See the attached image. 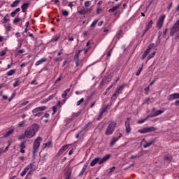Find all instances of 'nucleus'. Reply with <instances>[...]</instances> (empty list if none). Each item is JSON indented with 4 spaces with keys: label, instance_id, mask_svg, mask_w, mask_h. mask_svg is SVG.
I'll return each instance as SVG.
<instances>
[{
    "label": "nucleus",
    "instance_id": "1",
    "mask_svg": "<svg viewBox=\"0 0 179 179\" xmlns=\"http://www.w3.org/2000/svg\"><path fill=\"white\" fill-rule=\"evenodd\" d=\"M38 131V124H34L31 125L30 127H27V129L25 130V136L28 139H30L37 134V131Z\"/></svg>",
    "mask_w": 179,
    "mask_h": 179
},
{
    "label": "nucleus",
    "instance_id": "2",
    "mask_svg": "<svg viewBox=\"0 0 179 179\" xmlns=\"http://www.w3.org/2000/svg\"><path fill=\"white\" fill-rule=\"evenodd\" d=\"M108 159H110L109 154H107L101 159H100L99 157H96L91 162L90 166L91 167H94V166H96V164H97V163H98V164H103V163H105V162H107L108 160Z\"/></svg>",
    "mask_w": 179,
    "mask_h": 179
},
{
    "label": "nucleus",
    "instance_id": "3",
    "mask_svg": "<svg viewBox=\"0 0 179 179\" xmlns=\"http://www.w3.org/2000/svg\"><path fill=\"white\" fill-rule=\"evenodd\" d=\"M176 33H178L176 40H179V20H176L170 29V36H173Z\"/></svg>",
    "mask_w": 179,
    "mask_h": 179
},
{
    "label": "nucleus",
    "instance_id": "4",
    "mask_svg": "<svg viewBox=\"0 0 179 179\" xmlns=\"http://www.w3.org/2000/svg\"><path fill=\"white\" fill-rule=\"evenodd\" d=\"M116 127H117V122H111L106 128V130L105 131V135H106L107 136L110 135H113V134L114 133V131H115Z\"/></svg>",
    "mask_w": 179,
    "mask_h": 179
},
{
    "label": "nucleus",
    "instance_id": "5",
    "mask_svg": "<svg viewBox=\"0 0 179 179\" xmlns=\"http://www.w3.org/2000/svg\"><path fill=\"white\" fill-rule=\"evenodd\" d=\"M46 109H47L46 106H41V107L34 108L32 110L34 117H41L43 115V112L41 111H44V110H46Z\"/></svg>",
    "mask_w": 179,
    "mask_h": 179
},
{
    "label": "nucleus",
    "instance_id": "6",
    "mask_svg": "<svg viewBox=\"0 0 179 179\" xmlns=\"http://www.w3.org/2000/svg\"><path fill=\"white\" fill-rule=\"evenodd\" d=\"M42 141H43V138L41 137H38L35 140L33 144V151H32L33 155H36V153H37V150L40 148V144L41 143Z\"/></svg>",
    "mask_w": 179,
    "mask_h": 179
},
{
    "label": "nucleus",
    "instance_id": "7",
    "mask_svg": "<svg viewBox=\"0 0 179 179\" xmlns=\"http://www.w3.org/2000/svg\"><path fill=\"white\" fill-rule=\"evenodd\" d=\"M125 86V84H122V85L119 86L116 90L115 91V93L113 94L111 97V100H117V97H118V94H121L122 93V90H124V87Z\"/></svg>",
    "mask_w": 179,
    "mask_h": 179
},
{
    "label": "nucleus",
    "instance_id": "8",
    "mask_svg": "<svg viewBox=\"0 0 179 179\" xmlns=\"http://www.w3.org/2000/svg\"><path fill=\"white\" fill-rule=\"evenodd\" d=\"M156 131V128L155 127H145L142 129L138 130V132L140 134H148L149 132H153Z\"/></svg>",
    "mask_w": 179,
    "mask_h": 179
},
{
    "label": "nucleus",
    "instance_id": "9",
    "mask_svg": "<svg viewBox=\"0 0 179 179\" xmlns=\"http://www.w3.org/2000/svg\"><path fill=\"white\" fill-rule=\"evenodd\" d=\"M153 48H155V43H150L148 45L147 50L144 52L143 55H142L141 59H145V58L148 57L149 52H150V50H153Z\"/></svg>",
    "mask_w": 179,
    "mask_h": 179
},
{
    "label": "nucleus",
    "instance_id": "10",
    "mask_svg": "<svg viewBox=\"0 0 179 179\" xmlns=\"http://www.w3.org/2000/svg\"><path fill=\"white\" fill-rule=\"evenodd\" d=\"M34 166V165L33 164H29L28 166H27L20 173V176L24 177V176H26V173L30 170V169H33Z\"/></svg>",
    "mask_w": 179,
    "mask_h": 179
},
{
    "label": "nucleus",
    "instance_id": "11",
    "mask_svg": "<svg viewBox=\"0 0 179 179\" xmlns=\"http://www.w3.org/2000/svg\"><path fill=\"white\" fill-rule=\"evenodd\" d=\"M166 17V15H162L157 22V27H158L159 29H162V27L163 26V22H164V19Z\"/></svg>",
    "mask_w": 179,
    "mask_h": 179
},
{
    "label": "nucleus",
    "instance_id": "12",
    "mask_svg": "<svg viewBox=\"0 0 179 179\" xmlns=\"http://www.w3.org/2000/svg\"><path fill=\"white\" fill-rule=\"evenodd\" d=\"M81 52H82V50H79L75 54L73 61H75L76 66H79V55H80Z\"/></svg>",
    "mask_w": 179,
    "mask_h": 179
},
{
    "label": "nucleus",
    "instance_id": "13",
    "mask_svg": "<svg viewBox=\"0 0 179 179\" xmlns=\"http://www.w3.org/2000/svg\"><path fill=\"white\" fill-rule=\"evenodd\" d=\"M71 176H72V168L66 166L65 169L64 177L71 178Z\"/></svg>",
    "mask_w": 179,
    "mask_h": 179
},
{
    "label": "nucleus",
    "instance_id": "14",
    "mask_svg": "<svg viewBox=\"0 0 179 179\" xmlns=\"http://www.w3.org/2000/svg\"><path fill=\"white\" fill-rule=\"evenodd\" d=\"M93 10V8H84V9H80L78 11L79 15H86L87 13H92V11Z\"/></svg>",
    "mask_w": 179,
    "mask_h": 179
},
{
    "label": "nucleus",
    "instance_id": "15",
    "mask_svg": "<svg viewBox=\"0 0 179 179\" xmlns=\"http://www.w3.org/2000/svg\"><path fill=\"white\" fill-rule=\"evenodd\" d=\"M122 138V134L119 133L118 137H113L112 138L110 142V146H114L115 145V143L117 142V141L120 138Z\"/></svg>",
    "mask_w": 179,
    "mask_h": 179
},
{
    "label": "nucleus",
    "instance_id": "16",
    "mask_svg": "<svg viewBox=\"0 0 179 179\" xmlns=\"http://www.w3.org/2000/svg\"><path fill=\"white\" fill-rule=\"evenodd\" d=\"M129 121H131V118L127 117V121L125 122V131L127 134H129L131 132V127L129 126Z\"/></svg>",
    "mask_w": 179,
    "mask_h": 179
},
{
    "label": "nucleus",
    "instance_id": "17",
    "mask_svg": "<svg viewBox=\"0 0 179 179\" xmlns=\"http://www.w3.org/2000/svg\"><path fill=\"white\" fill-rule=\"evenodd\" d=\"M69 146H71V145H63L57 152V156H60V155H62V153H64V152H65V150H66L68 148H69Z\"/></svg>",
    "mask_w": 179,
    "mask_h": 179
},
{
    "label": "nucleus",
    "instance_id": "18",
    "mask_svg": "<svg viewBox=\"0 0 179 179\" xmlns=\"http://www.w3.org/2000/svg\"><path fill=\"white\" fill-rule=\"evenodd\" d=\"M175 99H179V94L178 93H174L169 96L168 100L169 101H171V100H175Z\"/></svg>",
    "mask_w": 179,
    "mask_h": 179
},
{
    "label": "nucleus",
    "instance_id": "19",
    "mask_svg": "<svg viewBox=\"0 0 179 179\" xmlns=\"http://www.w3.org/2000/svg\"><path fill=\"white\" fill-rule=\"evenodd\" d=\"M153 143H155V140H150L149 141H145V143L143 145V146L145 148H150V146H152V145H153Z\"/></svg>",
    "mask_w": 179,
    "mask_h": 179
},
{
    "label": "nucleus",
    "instance_id": "20",
    "mask_svg": "<svg viewBox=\"0 0 179 179\" xmlns=\"http://www.w3.org/2000/svg\"><path fill=\"white\" fill-rule=\"evenodd\" d=\"M120 6H121V4L119 3L117 6H115L112 7L111 8H110L108 10V13H114V12L117 11V9L120 8Z\"/></svg>",
    "mask_w": 179,
    "mask_h": 179
},
{
    "label": "nucleus",
    "instance_id": "21",
    "mask_svg": "<svg viewBox=\"0 0 179 179\" xmlns=\"http://www.w3.org/2000/svg\"><path fill=\"white\" fill-rule=\"evenodd\" d=\"M29 5H30V3H24L21 6V9L23 13H24V12H26V10H27V9L29 8Z\"/></svg>",
    "mask_w": 179,
    "mask_h": 179
},
{
    "label": "nucleus",
    "instance_id": "22",
    "mask_svg": "<svg viewBox=\"0 0 179 179\" xmlns=\"http://www.w3.org/2000/svg\"><path fill=\"white\" fill-rule=\"evenodd\" d=\"M45 61H47V58L43 57L40 60L37 61L35 63V65H36V66H38V65H41V64L45 62Z\"/></svg>",
    "mask_w": 179,
    "mask_h": 179
},
{
    "label": "nucleus",
    "instance_id": "23",
    "mask_svg": "<svg viewBox=\"0 0 179 179\" xmlns=\"http://www.w3.org/2000/svg\"><path fill=\"white\" fill-rule=\"evenodd\" d=\"M9 20H10V19H9V14H6L5 15V17H3V19L1 21V23L4 24L5 23H8V22H9Z\"/></svg>",
    "mask_w": 179,
    "mask_h": 179
},
{
    "label": "nucleus",
    "instance_id": "24",
    "mask_svg": "<svg viewBox=\"0 0 179 179\" xmlns=\"http://www.w3.org/2000/svg\"><path fill=\"white\" fill-rule=\"evenodd\" d=\"M19 12H20V8H16L15 10L11 12L10 17H15V16H16V14L19 13Z\"/></svg>",
    "mask_w": 179,
    "mask_h": 179
},
{
    "label": "nucleus",
    "instance_id": "25",
    "mask_svg": "<svg viewBox=\"0 0 179 179\" xmlns=\"http://www.w3.org/2000/svg\"><path fill=\"white\" fill-rule=\"evenodd\" d=\"M71 92V88L66 89L65 91H64V93L62 94V97L63 99H66V96H68V93Z\"/></svg>",
    "mask_w": 179,
    "mask_h": 179
},
{
    "label": "nucleus",
    "instance_id": "26",
    "mask_svg": "<svg viewBox=\"0 0 179 179\" xmlns=\"http://www.w3.org/2000/svg\"><path fill=\"white\" fill-rule=\"evenodd\" d=\"M19 3H20V0H15V1L10 5V7H11V8H16V6H17V5H19Z\"/></svg>",
    "mask_w": 179,
    "mask_h": 179
},
{
    "label": "nucleus",
    "instance_id": "27",
    "mask_svg": "<svg viewBox=\"0 0 179 179\" xmlns=\"http://www.w3.org/2000/svg\"><path fill=\"white\" fill-rule=\"evenodd\" d=\"M12 134H13V130H10L3 136V138H8V136H10Z\"/></svg>",
    "mask_w": 179,
    "mask_h": 179
},
{
    "label": "nucleus",
    "instance_id": "28",
    "mask_svg": "<svg viewBox=\"0 0 179 179\" xmlns=\"http://www.w3.org/2000/svg\"><path fill=\"white\" fill-rule=\"evenodd\" d=\"M15 72H16V69H12L8 71L6 75L7 76H12V75H14Z\"/></svg>",
    "mask_w": 179,
    "mask_h": 179
},
{
    "label": "nucleus",
    "instance_id": "29",
    "mask_svg": "<svg viewBox=\"0 0 179 179\" xmlns=\"http://www.w3.org/2000/svg\"><path fill=\"white\" fill-rule=\"evenodd\" d=\"M155 55H156V51L152 52V53H150V54L148 56V59H147V61H149V59H152V58H153V57H155Z\"/></svg>",
    "mask_w": 179,
    "mask_h": 179
},
{
    "label": "nucleus",
    "instance_id": "30",
    "mask_svg": "<svg viewBox=\"0 0 179 179\" xmlns=\"http://www.w3.org/2000/svg\"><path fill=\"white\" fill-rule=\"evenodd\" d=\"M155 113V116L157 117V115H160V114H163V113H164V110H156Z\"/></svg>",
    "mask_w": 179,
    "mask_h": 179
},
{
    "label": "nucleus",
    "instance_id": "31",
    "mask_svg": "<svg viewBox=\"0 0 179 179\" xmlns=\"http://www.w3.org/2000/svg\"><path fill=\"white\" fill-rule=\"evenodd\" d=\"M55 96H57V93L50 95L49 97L46 99V101H50V100H52V99H54Z\"/></svg>",
    "mask_w": 179,
    "mask_h": 179
},
{
    "label": "nucleus",
    "instance_id": "32",
    "mask_svg": "<svg viewBox=\"0 0 179 179\" xmlns=\"http://www.w3.org/2000/svg\"><path fill=\"white\" fill-rule=\"evenodd\" d=\"M109 105H107L106 106H104L103 108H101V113H102V114H104V113H106L107 111V109L108 108Z\"/></svg>",
    "mask_w": 179,
    "mask_h": 179
},
{
    "label": "nucleus",
    "instance_id": "33",
    "mask_svg": "<svg viewBox=\"0 0 179 179\" xmlns=\"http://www.w3.org/2000/svg\"><path fill=\"white\" fill-rule=\"evenodd\" d=\"M141 156H142V152H139L138 154H137L136 155H132L131 157V159L132 160H134V159H136V157H141Z\"/></svg>",
    "mask_w": 179,
    "mask_h": 179
},
{
    "label": "nucleus",
    "instance_id": "34",
    "mask_svg": "<svg viewBox=\"0 0 179 179\" xmlns=\"http://www.w3.org/2000/svg\"><path fill=\"white\" fill-rule=\"evenodd\" d=\"M122 33V30H120L117 31V34H116V38L117 40H120V38H121V37L120 36H121V34Z\"/></svg>",
    "mask_w": 179,
    "mask_h": 179
},
{
    "label": "nucleus",
    "instance_id": "35",
    "mask_svg": "<svg viewBox=\"0 0 179 179\" xmlns=\"http://www.w3.org/2000/svg\"><path fill=\"white\" fill-rule=\"evenodd\" d=\"M97 22H99V20H94L93 22L91 24L90 27H96Z\"/></svg>",
    "mask_w": 179,
    "mask_h": 179
},
{
    "label": "nucleus",
    "instance_id": "36",
    "mask_svg": "<svg viewBox=\"0 0 179 179\" xmlns=\"http://www.w3.org/2000/svg\"><path fill=\"white\" fill-rule=\"evenodd\" d=\"M62 13L63 16H68L69 15V12L66 10H62Z\"/></svg>",
    "mask_w": 179,
    "mask_h": 179
},
{
    "label": "nucleus",
    "instance_id": "37",
    "mask_svg": "<svg viewBox=\"0 0 179 179\" xmlns=\"http://www.w3.org/2000/svg\"><path fill=\"white\" fill-rule=\"evenodd\" d=\"M153 117H156V113H150L146 117H147V120H148V118H152Z\"/></svg>",
    "mask_w": 179,
    "mask_h": 179
},
{
    "label": "nucleus",
    "instance_id": "38",
    "mask_svg": "<svg viewBox=\"0 0 179 179\" xmlns=\"http://www.w3.org/2000/svg\"><path fill=\"white\" fill-rule=\"evenodd\" d=\"M20 85V83H19V80L17 79L15 82L13 83V87H17Z\"/></svg>",
    "mask_w": 179,
    "mask_h": 179
},
{
    "label": "nucleus",
    "instance_id": "39",
    "mask_svg": "<svg viewBox=\"0 0 179 179\" xmlns=\"http://www.w3.org/2000/svg\"><path fill=\"white\" fill-rule=\"evenodd\" d=\"M25 138H27L26 136V133H24V134L19 136L18 139L20 141H22V139H24Z\"/></svg>",
    "mask_w": 179,
    "mask_h": 179
},
{
    "label": "nucleus",
    "instance_id": "40",
    "mask_svg": "<svg viewBox=\"0 0 179 179\" xmlns=\"http://www.w3.org/2000/svg\"><path fill=\"white\" fill-rule=\"evenodd\" d=\"M152 24H153V21L150 20L148 24V26L146 27V29H148L149 30V29H151L152 27Z\"/></svg>",
    "mask_w": 179,
    "mask_h": 179
},
{
    "label": "nucleus",
    "instance_id": "41",
    "mask_svg": "<svg viewBox=\"0 0 179 179\" xmlns=\"http://www.w3.org/2000/svg\"><path fill=\"white\" fill-rule=\"evenodd\" d=\"M20 21V17H19V15L17 16L14 20H13V23H18V22Z\"/></svg>",
    "mask_w": 179,
    "mask_h": 179
},
{
    "label": "nucleus",
    "instance_id": "42",
    "mask_svg": "<svg viewBox=\"0 0 179 179\" xmlns=\"http://www.w3.org/2000/svg\"><path fill=\"white\" fill-rule=\"evenodd\" d=\"M84 5H85V8H89V6H90V5H91L90 1H85Z\"/></svg>",
    "mask_w": 179,
    "mask_h": 179
},
{
    "label": "nucleus",
    "instance_id": "43",
    "mask_svg": "<svg viewBox=\"0 0 179 179\" xmlns=\"http://www.w3.org/2000/svg\"><path fill=\"white\" fill-rule=\"evenodd\" d=\"M143 67L138 69L137 72L136 73V76H139L141 75V72H142Z\"/></svg>",
    "mask_w": 179,
    "mask_h": 179
},
{
    "label": "nucleus",
    "instance_id": "44",
    "mask_svg": "<svg viewBox=\"0 0 179 179\" xmlns=\"http://www.w3.org/2000/svg\"><path fill=\"white\" fill-rule=\"evenodd\" d=\"M83 101H85V99L81 98L80 100L77 101V106H80V104H82V103H83Z\"/></svg>",
    "mask_w": 179,
    "mask_h": 179
},
{
    "label": "nucleus",
    "instance_id": "45",
    "mask_svg": "<svg viewBox=\"0 0 179 179\" xmlns=\"http://www.w3.org/2000/svg\"><path fill=\"white\" fill-rule=\"evenodd\" d=\"M85 171H86V168H83V169L81 170V171L79 174V177L83 176V174H85Z\"/></svg>",
    "mask_w": 179,
    "mask_h": 179
},
{
    "label": "nucleus",
    "instance_id": "46",
    "mask_svg": "<svg viewBox=\"0 0 179 179\" xmlns=\"http://www.w3.org/2000/svg\"><path fill=\"white\" fill-rule=\"evenodd\" d=\"M102 11H103V9H101L100 7H98L96 8V14L97 15H100V13H101Z\"/></svg>",
    "mask_w": 179,
    "mask_h": 179
},
{
    "label": "nucleus",
    "instance_id": "47",
    "mask_svg": "<svg viewBox=\"0 0 179 179\" xmlns=\"http://www.w3.org/2000/svg\"><path fill=\"white\" fill-rule=\"evenodd\" d=\"M147 120H148V118L145 117V119L138 120V124H143V122H145Z\"/></svg>",
    "mask_w": 179,
    "mask_h": 179
},
{
    "label": "nucleus",
    "instance_id": "48",
    "mask_svg": "<svg viewBox=\"0 0 179 179\" xmlns=\"http://www.w3.org/2000/svg\"><path fill=\"white\" fill-rule=\"evenodd\" d=\"M33 173H34V170H33V169H31V170L27 173L28 177H31V174H33Z\"/></svg>",
    "mask_w": 179,
    "mask_h": 179
},
{
    "label": "nucleus",
    "instance_id": "49",
    "mask_svg": "<svg viewBox=\"0 0 179 179\" xmlns=\"http://www.w3.org/2000/svg\"><path fill=\"white\" fill-rule=\"evenodd\" d=\"M26 122L25 120H23L22 122H20L19 124H18V127L19 128H22V127H23V124Z\"/></svg>",
    "mask_w": 179,
    "mask_h": 179
},
{
    "label": "nucleus",
    "instance_id": "50",
    "mask_svg": "<svg viewBox=\"0 0 179 179\" xmlns=\"http://www.w3.org/2000/svg\"><path fill=\"white\" fill-rule=\"evenodd\" d=\"M57 106H55L52 107V110H53L52 115H54V114L57 113Z\"/></svg>",
    "mask_w": 179,
    "mask_h": 179
},
{
    "label": "nucleus",
    "instance_id": "51",
    "mask_svg": "<svg viewBox=\"0 0 179 179\" xmlns=\"http://www.w3.org/2000/svg\"><path fill=\"white\" fill-rule=\"evenodd\" d=\"M149 101H150V98H146L144 100L143 104H149Z\"/></svg>",
    "mask_w": 179,
    "mask_h": 179
},
{
    "label": "nucleus",
    "instance_id": "52",
    "mask_svg": "<svg viewBox=\"0 0 179 179\" xmlns=\"http://www.w3.org/2000/svg\"><path fill=\"white\" fill-rule=\"evenodd\" d=\"M61 79H62V76H60L55 82V85H57L59 82H61Z\"/></svg>",
    "mask_w": 179,
    "mask_h": 179
},
{
    "label": "nucleus",
    "instance_id": "53",
    "mask_svg": "<svg viewBox=\"0 0 179 179\" xmlns=\"http://www.w3.org/2000/svg\"><path fill=\"white\" fill-rule=\"evenodd\" d=\"M53 61H54V62H58L59 61H62V58H61V57L55 58L53 59Z\"/></svg>",
    "mask_w": 179,
    "mask_h": 179
},
{
    "label": "nucleus",
    "instance_id": "54",
    "mask_svg": "<svg viewBox=\"0 0 179 179\" xmlns=\"http://www.w3.org/2000/svg\"><path fill=\"white\" fill-rule=\"evenodd\" d=\"M103 113L100 112V113L96 119L97 121H100V120H101V117H103Z\"/></svg>",
    "mask_w": 179,
    "mask_h": 179
},
{
    "label": "nucleus",
    "instance_id": "55",
    "mask_svg": "<svg viewBox=\"0 0 179 179\" xmlns=\"http://www.w3.org/2000/svg\"><path fill=\"white\" fill-rule=\"evenodd\" d=\"M59 40V36H56L52 39V42L54 43V41H58Z\"/></svg>",
    "mask_w": 179,
    "mask_h": 179
},
{
    "label": "nucleus",
    "instance_id": "56",
    "mask_svg": "<svg viewBox=\"0 0 179 179\" xmlns=\"http://www.w3.org/2000/svg\"><path fill=\"white\" fill-rule=\"evenodd\" d=\"M20 148H21V149H24L26 148V145H25L24 142L21 143Z\"/></svg>",
    "mask_w": 179,
    "mask_h": 179
},
{
    "label": "nucleus",
    "instance_id": "57",
    "mask_svg": "<svg viewBox=\"0 0 179 179\" xmlns=\"http://www.w3.org/2000/svg\"><path fill=\"white\" fill-rule=\"evenodd\" d=\"M90 125H92V122H90L88 124H87L84 127L83 129H86L89 128V127H90Z\"/></svg>",
    "mask_w": 179,
    "mask_h": 179
},
{
    "label": "nucleus",
    "instance_id": "58",
    "mask_svg": "<svg viewBox=\"0 0 179 179\" xmlns=\"http://www.w3.org/2000/svg\"><path fill=\"white\" fill-rule=\"evenodd\" d=\"M5 55H6V52L3 50L0 52V57H5Z\"/></svg>",
    "mask_w": 179,
    "mask_h": 179
},
{
    "label": "nucleus",
    "instance_id": "59",
    "mask_svg": "<svg viewBox=\"0 0 179 179\" xmlns=\"http://www.w3.org/2000/svg\"><path fill=\"white\" fill-rule=\"evenodd\" d=\"M164 160H166V162H170V157L169 156H165L164 157Z\"/></svg>",
    "mask_w": 179,
    "mask_h": 179
},
{
    "label": "nucleus",
    "instance_id": "60",
    "mask_svg": "<svg viewBox=\"0 0 179 179\" xmlns=\"http://www.w3.org/2000/svg\"><path fill=\"white\" fill-rule=\"evenodd\" d=\"M149 29L148 28H145L144 30H143V35H142V37H143V36H145V34H146V32L148 31Z\"/></svg>",
    "mask_w": 179,
    "mask_h": 179
},
{
    "label": "nucleus",
    "instance_id": "61",
    "mask_svg": "<svg viewBox=\"0 0 179 179\" xmlns=\"http://www.w3.org/2000/svg\"><path fill=\"white\" fill-rule=\"evenodd\" d=\"M31 85H37V80H34L31 82Z\"/></svg>",
    "mask_w": 179,
    "mask_h": 179
},
{
    "label": "nucleus",
    "instance_id": "62",
    "mask_svg": "<svg viewBox=\"0 0 179 179\" xmlns=\"http://www.w3.org/2000/svg\"><path fill=\"white\" fill-rule=\"evenodd\" d=\"M18 41L19 43H23V41H25V43H27V40L23 39V38H20Z\"/></svg>",
    "mask_w": 179,
    "mask_h": 179
},
{
    "label": "nucleus",
    "instance_id": "63",
    "mask_svg": "<svg viewBox=\"0 0 179 179\" xmlns=\"http://www.w3.org/2000/svg\"><path fill=\"white\" fill-rule=\"evenodd\" d=\"M71 122H72V119H67L66 125H68V124H71Z\"/></svg>",
    "mask_w": 179,
    "mask_h": 179
},
{
    "label": "nucleus",
    "instance_id": "64",
    "mask_svg": "<svg viewBox=\"0 0 179 179\" xmlns=\"http://www.w3.org/2000/svg\"><path fill=\"white\" fill-rule=\"evenodd\" d=\"M115 170V167L113 166L112 168L110 169V173H113Z\"/></svg>",
    "mask_w": 179,
    "mask_h": 179
}]
</instances>
